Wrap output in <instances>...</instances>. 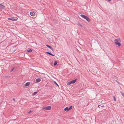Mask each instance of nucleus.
<instances>
[{
    "label": "nucleus",
    "instance_id": "f257e3e1",
    "mask_svg": "<svg viewBox=\"0 0 124 124\" xmlns=\"http://www.w3.org/2000/svg\"><path fill=\"white\" fill-rule=\"evenodd\" d=\"M121 41L119 38H117L115 39L114 40V42L115 44L118 45V46H119L121 45L120 42Z\"/></svg>",
    "mask_w": 124,
    "mask_h": 124
},
{
    "label": "nucleus",
    "instance_id": "f03ea898",
    "mask_svg": "<svg viewBox=\"0 0 124 124\" xmlns=\"http://www.w3.org/2000/svg\"><path fill=\"white\" fill-rule=\"evenodd\" d=\"M80 16L81 17L85 19L88 22H90L89 18L85 15L81 14L80 15Z\"/></svg>",
    "mask_w": 124,
    "mask_h": 124
},
{
    "label": "nucleus",
    "instance_id": "7ed1b4c3",
    "mask_svg": "<svg viewBox=\"0 0 124 124\" xmlns=\"http://www.w3.org/2000/svg\"><path fill=\"white\" fill-rule=\"evenodd\" d=\"M42 109H43L46 110H50L51 109V107L50 106H48L43 107Z\"/></svg>",
    "mask_w": 124,
    "mask_h": 124
},
{
    "label": "nucleus",
    "instance_id": "20e7f679",
    "mask_svg": "<svg viewBox=\"0 0 124 124\" xmlns=\"http://www.w3.org/2000/svg\"><path fill=\"white\" fill-rule=\"evenodd\" d=\"M76 79L74 80L71 81L69 82L68 83V84L69 85H70L72 84H73L76 81Z\"/></svg>",
    "mask_w": 124,
    "mask_h": 124
},
{
    "label": "nucleus",
    "instance_id": "39448f33",
    "mask_svg": "<svg viewBox=\"0 0 124 124\" xmlns=\"http://www.w3.org/2000/svg\"><path fill=\"white\" fill-rule=\"evenodd\" d=\"M72 108V107L70 106L69 108H68V107H66L64 109V110L66 111H68L70 110Z\"/></svg>",
    "mask_w": 124,
    "mask_h": 124
},
{
    "label": "nucleus",
    "instance_id": "423d86ee",
    "mask_svg": "<svg viewBox=\"0 0 124 124\" xmlns=\"http://www.w3.org/2000/svg\"><path fill=\"white\" fill-rule=\"evenodd\" d=\"M8 19L11 20H12V21H16L17 19H17H14V18H8Z\"/></svg>",
    "mask_w": 124,
    "mask_h": 124
},
{
    "label": "nucleus",
    "instance_id": "0eeeda50",
    "mask_svg": "<svg viewBox=\"0 0 124 124\" xmlns=\"http://www.w3.org/2000/svg\"><path fill=\"white\" fill-rule=\"evenodd\" d=\"M4 8V6L2 4H0V9H3Z\"/></svg>",
    "mask_w": 124,
    "mask_h": 124
},
{
    "label": "nucleus",
    "instance_id": "6e6552de",
    "mask_svg": "<svg viewBox=\"0 0 124 124\" xmlns=\"http://www.w3.org/2000/svg\"><path fill=\"white\" fill-rule=\"evenodd\" d=\"M30 84V82H27L25 85V86H28Z\"/></svg>",
    "mask_w": 124,
    "mask_h": 124
},
{
    "label": "nucleus",
    "instance_id": "1a4fd4ad",
    "mask_svg": "<svg viewBox=\"0 0 124 124\" xmlns=\"http://www.w3.org/2000/svg\"><path fill=\"white\" fill-rule=\"evenodd\" d=\"M31 15L32 16H34L35 15V13L33 12H31L30 13Z\"/></svg>",
    "mask_w": 124,
    "mask_h": 124
},
{
    "label": "nucleus",
    "instance_id": "9d476101",
    "mask_svg": "<svg viewBox=\"0 0 124 124\" xmlns=\"http://www.w3.org/2000/svg\"><path fill=\"white\" fill-rule=\"evenodd\" d=\"M41 81V80L40 78H37L36 80L35 81L36 82L38 83L40 82Z\"/></svg>",
    "mask_w": 124,
    "mask_h": 124
},
{
    "label": "nucleus",
    "instance_id": "9b49d317",
    "mask_svg": "<svg viewBox=\"0 0 124 124\" xmlns=\"http://www.w3.org/2000/svg\"><path fill=\"white\" fill-rule=\"evenodd\" d=\"M46 46L48 47H49V48H50V49H51L52 50H53V49L52 48V47H51L50 46L48 45H46Z\"/></svg>",
    "mask_w": 124,
    "mask_h": 124
},
{
    "label": "nucleus",
    "instance_id": "f8f14e48",
    "mask_svg": "<svg viewBox=\"0 0 124 124\" xmlns=\"http://www.w3.org/2000/svg\"><path fill=\"white\" fill-rule=\"evenodd\" d=\"M46 53L48 54H49L51 55L54 56V55L52 54L51 53L49 52H46Z\"/></svg>",
    "mask_w": 124,
    "mask_h": 124
},
{
    "label": "nucleus",
    "instance_id": "ddd939ff",
    "mask_svg": "<svg viewBox=\"0 0 124 124\" xmlns=\"http://www.w3.org/2000/svg\"><path fill=\"white\" fill-rule=\"evenodd\" d=\"M32 51V50L31 49H29L27 50V52H31Z\"/></svg>",
    "mask_w": 124,
    "mask_h": 124
},
{
    "label": "nucleus",
    "instance_id": "4468645a",
    "mask_svg": "<svg viewBox=\"0 0 124 124\" xmlns=\"http://www.w3.org/2000/svg\"><path fill=\"white\" fill-rule=\"evenodd\" d=\"M57 64V62L56 61L54 62V65L55 66Z\"/></svg>",
    "mask_w": 124,
    "mask_h": 124
},
{
    "label": "nucleus",
    "instance_id": "2eb2a0df",
    "mask_svg": "<svg viewBox=\"0 0 124 124\" xmlns=\"http://www.w3.org/2000/svg\"><path fill=\"white\" fill-rule=\"evenodd\" d=\"M78 25L79 26H81V27H82V25L80 23H78Z\"/></svg>",
    "mask_w": 124,
    "mask_h": 124
},
{
    "label": "nucleus",
    "instance_id": "dca6fc26",
    "mask_svg": "<svg viewBox=\"0 0 124 124\" xmlns=\"http://www.w3.org/2000/svg\"><path fill=\"white\" fill-rule=\"evenodd\" d=\"M54 83L56 85H57V86H59V85H58L57 83H56V82H55V81H54Z\"/></svg>",
    "mask_w": 124,
    "mask_h": 124
},
{
    "label": "nucleus",
    "instance_id": "f3484780",
    "mask_svg": "<svg viewBox=\"0 0 124 124\" xmlns=\"http://www.w3.org/2000/svg\"><path fill=\"white\" fill-rule=\"evenodd\" d=\"M37 93V92H35L33 94V95H34L36 93Z\"/></svg>",
    "mask_w": 124,
    "mask_h": 124
},
{
    "label": "nucleus",
    "instance_id": "a211bd4d",
    "mask_svg": "<svg viewBox=\"0 0 124 124\" xmlns=\"http://www.w3.org/2000/svg\"><path fill=\"white\" fill-rule=\"evenodd\" d=\"M113 97H114V101H116V98L114 96H113Z\"/></svg>",
    "mask_w": 124,
    "mask_h": 124
},
{
    "label": "nucleus",
    "instance_id": "6ab92c4d",
    "mask_svg": "<svg viewBox=\"0 0 124 124\" xmlns=\"http://www.w3.org/2000/svg\"><path fill=\"white\" fill-rule=\"evenodd\" d=\"M123 96L124 97V93H122L121 92Z\"/></svg>",
    "mask_w": 124,
    "mask_h": 124
},
{
    "label": "nucleus",
    "instance_id": "aec40b11",
    "mask_svg": "<svg viewBox=\"0 0 124 124\" xmlns=\"http://www.w3.org/2000/svg\"><path fill=\"white\" fill-rule=\"evenodd\" d=\"M15 68H12V69H11V71H12L13 70H14Z\"/></svg>",
    "mask_w": 124,
    "mask_h": 124
},
{
    "label": "nucleus",
    "instance_id": "412c9836",
    "mask_svg": "<svg viewBox=\"0 0 124 124\" xmlns=\"http://www.w3.org/2000/svg\"><path fill=\"white\" fill-rule=\"evenodd\" d=\"M32 112V111H31V110H30V111H29L28 112V113L29 114H30V113H31V112Z\"/></svg>",
    "mask_w": 124,
    "mask_h": 124
},
{
    "label": "nucleus",
    "instance_id": "4be33fe9",
    "mask_svg": "<svg viewBox=\"0 0 124 124\" xmlns=\"http://www.w3.org/2000/svg\"><path fill=\"white\" fill-rule=\"evenodd\" d=\"M13 101H16V100H15V99L14 98H13Z\"/></svg>",
    "mask_w": 124,
    "mask_h": 124
},
{
    "label": "nucleus",
    "instance_id": "5701e85b",
    "mask_svg": "<svg viewBox=\"0 0 124 124\" xmlns=\"http://www.w3.org/2000/svg\"><path fill=\"white\" fill-rule=\"evenodd\" d=\"M111 0H108V1L109 2V1H110Z\"/></svg>",
    "mask_w": 124,
    "mask_h": 124
},
{
    "label": "nucleus",
    "instance_id": "b1692460",
    "mask_svg": "<svg viewBox=\"0 0 124 124\" xmlns=\"http://www.w3.org/2000/svg\"><path fill=\"white\" fill-rule=\"evenodd\" d=\"M101 107H104V106H101Z\"/></svg>",
    "mask_w": 124,
    "mask_h": 124
}]
</instances>
